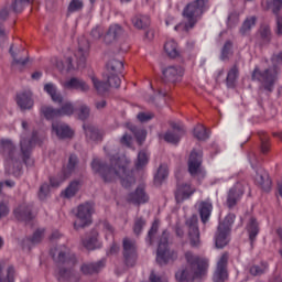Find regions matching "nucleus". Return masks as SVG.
I'll use <instances>...</instances> for the list:
<instances>
[{
  "mask_svg": "<svg viewBox=\"0 0 282 282\" xmlns=\"http://www.w3.org/2000/svg\"><path fill=\"white\" fill-rule=\"evenodd\" d=\"M257 19H254V17L248 18L241 28V33L246 34V32L252 30V28H254V23H256Z\"/></svg>",
  "mask_w": 282,
  "mask_h": 282,
  "instance_id": "obj_41",
  "label": "nucleus"
},
{
  "mask_svg": "<svg viewBox=\"0 0 282 282\" xmlns=\"http://www.w3.org/2000/svg\"><path fill=\"white\" fill-rule=\"evenodd\" d=\"M253 80H259L262 83L264 89H268L269 91H272V85H274V80H276V69L271 68L269 70H265L264 73H261L258 70V68L254 69L252 74Z\"/></svg>",
  "mask_w": 282,
  "mask_h": 282,
  "instance_id": "obj_8",
  "label": "nucleus"
},
{
  "mask_svg": "<svg viewBox=\"0 0 282 282\" xmlns=\"http://www.w3.org/2000/svg\"><path fill=\"white\" fill-rule=\"evenodd\" d=\"M57 279L61 282L67 281V279H72V271L61 270L57 274Z\"/></svg>",
  "mask_w": 282,
  "mask_h": 282,
  "instance_id": "obj_50",
  "label": "nucleus"
},
{
  "mask_svg": "<svg viewBox=\"0 0 282 282\" xmlns=\"http://www.w3.org/2000/svg\"><path fill=\"white\" fill-rule=\"evenodd\" d=\"M232 47V43L227 42L224 47H223V58H226V54H228V52H230Z\"/></svg>",
  "mask_w": 282,
  "mask_h": 282,
  "instance_id": "obj_56",
  "label": "nucleus"
},
{
  "mask_svg": "<svg viewBox=\"0 0 282 282\" xmlns=\"http://www.w3.org/2000/svg\"><path fill=\"white\" fill-rule=\"evenodd\" d=\"M129 202H132V204H147L149 196L144 192V187H139L134 193L130 194Z\"/></svg>",
  "mask_w": 282,
  "mask_h": 282,
  "instance_id": "obj_21",
  "label": "nucleus"
},
{
  "mask_svg": "<svg viewBox=\"0 0 282 282\" xmlns=\"http://www.w3.org/2000/svg\"><path fill=\"white\" fill-rule=\"evenodd\" d=\"M120 34H122V28H120V25L118 24H113L110 26L106 39H118V36H120Z\"/></svg>",
  "mask_w": 282,
  "mask_h": 282,
  "instance_id": "obj_38",
  "label": "nucleus"
},
{
  "mask_svg": "<svg viewBox=\"0 0 282 282\" xmlns=\"http://www.w3.org/2000/svg\"><path fill=\"white\" fill-rule=\"evenodd\" d=\"M83 8V1L80 0H72L68 6L69 12H76Z\"/></svg>",
  "mask_w": 282,
  "mask_h": 282,
  "instance_id": "obj_48",
  "label": "nucleus"
},
{
  "mask_svg": "<svg viewBox=\"0 0 282 282\" xmlns=\"http://www.w3.org/2000/svg\"><path fill=\"white\" fill-rule=\"evenodd\" d=\"M15 101L20 109H32L34 105V101H32V95H30V93L18 94Z\"/></svg>",
  "mask_w": 282,
  "mask_h": 282,
  "instance_id": "obj_19",
  "label": "nucleus"
},
{
  "mask_svg": "<svg viewBox=\"0 0 282 282\" xmlns=\"http://www.w3.org/2000/svg\"><path fill=\"white\" fill-rule=\"evenodd\" d=\"M228 264V253H224L216 267V271L214 273V282H224L228 280V271L226 270V265Z\"/></svg>",
  "mask_w": 282,
  "mask_h": 282,
  "instance_id": "obj_11",
  "label": "nucleus"
},
{
  "mask_svg": "<svg viewBox=\"0 0 282 282\" xmlns=\"http://www.w3.org/2000/svg\"><path fill=\"white\" fill-rule=\"evenodd\" d=\"M121 144H126V147H130L131 145V137H129L128 134H124L121 138Z\"/></svg>",
  "mask_w": 282,
  "mask_h": 282,
  "instance_id": "obj_58",
  "label": "nucleus"
},
{
  "mask_svg": "<svg viewBox=\"0 0 282 282\" xmlns=\"http://www.w3.org/2000/svg\"><path fill=\"white\" fill-rule=\"evenodd\" d=\"M8 214V206L6 204H0V217H6Z\"/></svg>",
  "mask_w": 282,
  "mask_h": 282,
  "instance_id": "obj_59",
  "label": "nucleus"
},
{
  "mask_svg": "<svg viewBox=\"0 0 282 282\" xmlns=\"http://www.w3.org/2000/svg\"><path fill=\"white\" fill-rule=\"evenodd\" d=\"M44 91H46V94H48V96H51L53 102H63V97L61 96V94H58L56 91V86L52 83H48L44 86Z\"/></svg>",
  "mask_w": 282,
  "mask_h": 282,
  "instance_id": "obj_26",
  "label": "nucleus"
},
{
  "mask_svg": "<svg viewBox=\"0 0 282 282\" xmlns=\"http://www.w3.org/2000/svg\"><path fill=\"white\" fill-rule=\"evenodd\" d=\"M123 251L127 265H133L138 259V256L135 254V246L131 240H123Z\"/></svg>",
  "mask_w": 282,
  "mask_h": 282,
  "instance_id": "obj_13",
  "label": "nucleus"
},
{
  "mask_svg": "<svg viewBox=\"0 0 282 282\" xmlns=\"http://www.w3.org/2000/svg\"><path fill=\"white\" fill-rule=\"evenodd\" d=\"M247 230L249 232V239L250 241H254V238L259 235V224L254 218H251L248 226Z\"/></svg>",
  "mask_w": 282,
  "mask_h": 282,
  "instance_id": "obj_29",
  "label": "nucleus"
},
{
  "mask_svg": "<svg viewBox=\"0 0 282 282\" xmlns=\"http://www.w3.org/2000/svg\"><path fill=\"white\" fill-rule=\"evenodd\" d=\"M36 142V139H33L32 141H25L21 140V151H22V159L25 164H28V160H30V149L34 147V143Z\"/></svg>",
  "mask_w": 282,
  "mask_h": 282,
  "instance_id": "obj_25",
  "label": "nucleus"
},
{
  "mask_svg": "<svg viewBox=\"0 0 282 282\" xmlns=\"http://www.w3.org/2000/svg\"><path fill=\"white\" fill-rule=\"evenodd\" d=\"M263 8H267L268 10H272V12H279L282 8V0H263L262 1Z\"/></svg>",
  "mask_w": 282,
  "mask_h": 282,
  "instance_id": "obj_30",
  "label": "nucleus"
},
{
  "mask_svg": "<svg viewBox=\"0 0 282 282\" xmlns=\"http://www.w3.org/2000/svg\"><path fill=\"white\" fill-rule=\"evenodd\" d=\"M74 166H76V156L72 155L68 162V169H74Z\"/></svg>",
  "mask_w": 282,
  "mask_h": 282,
  "instance_id": "obj_62",
  "label": "nucleus"
},
{
  "mask_svg": "<svg viewBox=\"0 0 282 282\" xmlns=\"http://www.w3.org/2000/svg\"><path fill=\"white\" fill-rule=\"evenodd\" d=\"M32 0H15L12 4L14 12H21L24 6H28Z\"/></svg>",
  "mask_w": 282,
  "mask_h": 282,
  "instance_id": "obj_45",
  "label": "nucleus"
},
{
  "mask_svg": "<svg viewBox=\"0 0 282 282\" xmlns=\"http://www.w3.org/2000/svg\"><path fill=\"white\" fill-rule=\"evenodd\" d=\"M194 193L195 187L191 186V184H180L175 193L177 204H181V202L188 199V197H191V195H193Z\"/></svg>",
  "mask_w": 282,
  "mask_h": 282,
  "instance_id": "obj_15",
  "label": "nucleus"
},
{
  "mask_svg": "<svg viewBox=\"0 0 282 282\" xmlns=\"http://www.w3.org/2000/svg\"><path fill=\"white\" fill-rule=\"evenodd\" d=\"M194 135L197 140H206L208 139V132L206 131V127L204 124H198L194 129Z\"/></svg>",
  "mask_w": 282,
  "mask_h": 282,
  "instance_id": "obj_34",
  "label": "nucleus"
},
{
  "mask_svg": "<svg viewBox=\"0 0 282 282\" xmlns=\"http://www.w3.org/2000/svg\"><path fill=\"white\" fill-rule=\"evenodd\" d=\"M142 226H144V220L139 219V220L135 221V224H134V232L137 235H140V230H142Z\"/></svg>",
  "mask_w": 282,
  "mask_h": 282,
  "instance_id": "obj_54",
  "label": "nucleus"
},
{
  "mask_svg": "<svg viewBox=\"0 0 282 282\" xmlns=\"http://www.w3.org/2000/svg\"><path fill=\"white\" fill-rule=\"evenodd\" d=\"M160 226V221L155 220L152 225V228L149 231V237L151 239V237H153V235H155V232H158V227Z\"/></svg>",
  "mask_w": 282,
  "mask_h": 282,
  "instance_id": "obj_55",
  "label": "nucleus"
},
{
  "mask_svg": "<svg viewBox=\"0 0 282 282\" xmlns=\"http://www.w3.org/2000/svg\"><path fill=\"white\" fill-rule=\"evenodd\" d=\"M166 237H169V234L164 231L163 238L161 239L156 251V261L160 263V265L171 263V261L177 259V253L169 250V241H166Z\"/></svg>",
  "mask_w": 282,
  "mask_h": 282,
  "instance_id": "obj_5",
  "label": "nucleus"
},
{
  "mask_svg": "<svg viewBox=\"0 0 282 282\" xmlns=\"http://www.w3.org/2000/svg\"><path fill=\"white\" fill-rule=\"evenodd\" d=\"M64 87L65 89H78V91H87L89 89V86L85 82L76 78L64 83Z\"/></svg>",
  "mask_w": 282,
  "mask_h": 282,
  "instance_id": "obj_23",
  "label": "nucleus"
},
{
  "mask_svg": "<svg viewBox=\"0 0 282 282\" xmlns=\"http://www.w3.org/2000/svg\"><path fill=\"white\" fill-rule=\"evenodd\" d=\"M232 224H235V214H229L219 226H221V230H225V232H230Z\"/></svg>",
  "mask_w": 282,
  "mask_h": 282,
  "instance_id": "obj_37",
  "label": "nucleus"
},
{
  "mask_svg": "<svg viewBox=\"0 0 282 282\" xmlns=\"http://www.w3.org/2000/svg\"><path fill=\"white\" fill-rule=\"evenodd\" d=\"M124 67V64L118 59H112L108 63L107 65V70L109 72V76H108V83L110 85V87H120V77H118V74H120V72H122Z\"/></svg>",
  "mask_w": 282,
  "mask_h": 282,
  "instance_id": "obj_9",
  "label": "nucleus"
},
{
  "mask_svg": "<svg viewBox=\"0 0 282 282\" xmlns=\"http://www.w3.org/2000/svg\"><path fill=\"white\" fill-rule=\"evenodd\" d=\"M64 180L65 178H61V180L59 178H51V186H53V187L59 186Z\"/></svg>",
  "mask_w": 282,
  "mask_h": 282,
  "instance_id": "obj_60",
  "label": "nucleus"
},
{
  "mask_svg": "<svg viewBox=\"0 0 282 282\" xmlns=\"http://www.w3.org/2000/svg\"><path fill=\"white\" fill-rule=\"evenodd\" d=\"M41 237H43V230H37L34 235H33V243H36L39 241H41Z\"/></svg>",
  "mask_w": 282,
  "mask_h": 282,
  "instance_id": "obj_57",
  "label": "nucleus"
},
{
  "mask_svg": "<svg viewBox=\"0 0 282 282\" xmlns=\"http://www.w3.org/2000/svg\"><path fill=\"white\" fill-rule=\"evenodd\" d=\"M94 214V205L86 203L77 207V219L75 220V228H85L91 224V215Z\"/></svg>",
  "mask_w": 282,
  "mask_h": 282,
  "instance_id": "obj_6",
  "label": "nucleus"
},
{
  "mask_svg": "<svg viewBox=\"0 0 282 282\" xmlns=\"http://www.w3.org/2000/svg\"><path fill=\"white\" fill-rule=\"evenodd\" d=\"M163 76L166 80H171V83H177L182 80V76H184V68L169 66L163 69Z\"/></svg>",
  "mask_w": 282,
  "mask_h": 282,
  "instance_id": "obj_14",
  "label": "nucleus"
},
{
  "mask_svg": "<svg viewBox=\"0 0 282 282\" xmlns=\"http://www.w3.org/2000/svg\"><path fill=\"white\" fill-rule=\"evenodd\" d=\"M1 264H0V282H14V268L9 267L7 270V276L1 279Z\"/></svg>",
  "mask_w": 282,
  "mask_h": 282,
  "instance_id": "obj_43",
  "label": "nucleus"
},
{
  "mask_svg": "<svg viewBox=\"0 0 282 282\" xmlns=\"http://www.w3.org/2000/svg\"><path fill=\"white\" fill-rule=\"evenodd\" d=\"M90 78H91L93 85H94L95 89H97V91L101 93V91H105V89H107V84L99 82L96 78V76H91Z\"/></svg>",
  "mask_w": 282,
  "mask_h": 282,
  "instance_id": "obj_47",
  "label": "nucleus"
},
{
  "mask_svg": "<svg viewBox=\"0 0 282 282\" xmlns=\"http://www.w3.org/2000/svg\"><path fill=\"white\" fill-rule=\"evenodd\" d=\"M278 34H282V18L276 19Z\"/></svg>",
  "mask_w": 282,
  "mask_h": 282,
  "instance_id": "obj_64",
  "label": "nucleus"
},
{
  "mask_svg": "<svg viewBox=\"0 0 282 282\" xmlns=\"http://www.w3.org/2000/svg\"><path fill=\"white\" fill-rule=\"evenodd\" d=\"M153 118V113L151 112H140L138 115L139 122H149Z\"/></svg>",
  "mask_w": 282,
  "mask_h": 282,
  "instance_id": "obj_51",
  "label": "nucleus"
},
{
  "mask_svg": "<svg viewBox=\"0 0 282 282\" xmlns=\"http://www.w3.org/2000/svg\"><path fill=\"white\" fill-rule=\"evenodd\" d=\"M14 215L18 219H30V209L26 206H20L14 210Z\"/></svg>",
  "mask_w": 282,
  "mask_h": 282,
  "instance_id": "obj_36",
  "label": "nucleus"
},
{
  "mask_svg": "<svg viewBox=\"0 0 282 282\" xmlns=\"http://www.w3.org/2000/svg\"><path fill=\"white\" fill-rule=\"evenodd\" d=\"M166 177H169V166L161 165L158 170V173L154 176V182L156 184H160L162 180H166Z\"/></svg>",
  "mask_w": 282,
  "mask_h": 282,
  "instance_id": "obj_32",
  "label": "nucleus"
},
{
  "mask_svg": "<svg viewBox=\"0 0 282 282\" xmlns=\"http://www.w3.org/2000/svg\"><path fill=\"white\" fill-rule=\"evenodd\" d=\"M98 270H100V264L88 263L82 267L84 274H94V272H98Z\"/></svg>",
  "mask_w": 282,
  "mask_h": 282,
  "instance_id": "obj_40",
  "label": "nucleus"
},
{
  "mask_svg": "<svg viewBox=\"0 0 282 282\" xmlns=\"http://www.w3.org/2000/svg\"><path fill=\"white\" fill-rule=\"evenodd\" d=\"M47 191H50V186L47 184L42 185L40 188V197H43Z\"/></svg>",
  "mask_w": 282,
  "mask_h": 282,
  "instance_id": "obj_61",
  "label": "nucleus"
},
{
  "mask_svg": "<svg viewBox=\"0 0 282 282\" xmlns=\"http://www.w3.org/2000/svg\"><path fill=\"white\" fill-rule=\"evenodd\" d=\"M128 164L129 161L127 156H121L120 159H111L110 167L102 165L99 160H94L91 166L95 173H100L105 182H116V180H120L122 186L129 188V186L135 182V178L127 172Z\"/></svg>",
  "mask_w": 282,
  "mask_h": 282,
  "instance_id": "obj_1",
  "label": "nucleus"
},
{
  "mask_svg": "<svg viewBox=\"0 0 282 282\" xmlns=\"http://www.w3.org/2000/svg\"><path fill=\"white\" fill-rule=\"evenodd\" d=\"M198 209L203 224H206L208 221V218L210 217V214L213 213V203L208 200L202 202L198 204Z\"/></svg>",
  "mask_w": 282,
  "mask_h": 282,
  "instance_id": "obj_22",
  "label": "nucleus"
},
{
  "mask_svg": "<svg viewBox=\"0 0 282 282\" xmlns=\"http://www.w3.org/2000/svg\"><path fill=\"white\" fill-rule=\"evenodd\" d=\"M221 225L218 226V231L216 234V238H215V243H216V248H224L225 246H228V231H225L224 229H221Z\"/></svg>",
  "mask_w": 282,
  "mask_h": 282,
  "instance_id": "obj_24",
  "label": "nucleus"
},
{
  "mask_svg": "<svg viewBox=\"0 0 282 282\" xmlns=\"http://www.w3.org/2000/svg\"><path fill=\"white\" fill-rule=\"evenodd\" d=\"M265 270H268V264H262L261 267L253 265L250 268V274L258 276V274H263Z\"/></svg>",
  "mask_w": 282,
  "mask_h": 282,
  "instance_id": "obj_46",
  "label": "nucleus"
},
{
  "mask_svg": "<svg viewBox=\"0 0 282 282\" xmlns=\"http://www.w3.org/2000/svg\"><path fill=\"white\" fill-rule=\"evenodd\" d=\"M256 184L262 191H270V188H272V181L270 180V175H268V172L259 170L256 175Z\"/></svg>",
  "mask_w": 282,
  "mask_h": 282,
  "instance_id": "obj_16",
  "label": "nucleus"
},
{
  "mask_svg": "<svg viewBox=\"0 0 282 282\" xmlns=\"http://www.w3.org/2000/svg\"><path fill=\"white\" fill-rule=\"evenodd\" d=\"M87 116H89V108H87V106H83L79 110L80 120H85V118H87Z\"/></svg>",
  "mask_w": 282,
  "mask_h": 282,
  "instance_id": "obj_53",
  "label": "nucleus"
},
{
  "mask_svg": "<svg viewBox=\"0 0 282 282\" xmlns=\"http://www.w3.org/2000/svg\"><path fill=\"white\" fill-rule=\"evenodd\" d=\"M147 164H149V153L144 151L139 152L135 163L137 169H143V166H147Z\"/></svg>",
  "mask_w": 282,
  "mask_h": 282,
  "instance_id": "obj_35",
  "label": "nucleus"
},
{
  "mask_svg": "<svg viewBox=\"0 0 282 282\" xmlns=\"http://www.w3.org/2000/svg\"><path fill=\"white\" fill-rule=\"evenodd\" d=\"M189 228V239L192 246H197L199 243V229L197 228V216H193L191 220L187 221Z\"/></svg>",
  "mask_w": 282,
  "mask_h": 282,
  "instance_id": "obj_17",
  "label": "nucleus"
},
{
  "mask_svg": "<svg viewBox=\"0 0 282 282\" xmlns=\"http://www.w3.org/2000/svg\"><path fill=\"white\" fill-rule=\"evenodd\" d=\"M89 54V45L86 44L84 48H79L75 54L77 58V68H80L85 65V61H87V55Z\"/></svg>",
  "mask_w": 282,
  "mask_h": 282,
  "instance_id": "obj_28",
  "label": "nucleus"
},
{
  "mask_svg": "<svg viewBox=\"0 0 282 282\" xmlns=\"http://www.w3.org/2000/svg\"><path fill=\"white\" fill-rule=\"evenodd\" d=\"M52 133H55V135L61 139L72 138V135H74V131L65 123H53Z\"/></svg>",
  "mask_w": 282,
  "mask_h": 282,
  "instance_id": "obj_18",
  "label": "nucleus"
},
{
  "mask_svg": "<svg viewBox=\"0 0 282 282\" xmlns=\"http://www.w3.org/2000/svg\"><path fill=\"white\" fill-rule=\"evenodd\" d=\"M130 131L135 135L139 144H142L144 140H147V131L145 130H135V128H130Z\"/></svg>",
  "mask_w": 282,
  "mask_h": 282,
  "instance_id": "obj_42",
  "label": "nucleus"
},
{
  "mask_svg": "<svg viewBox=\"0 0 282 282\" xmlns=\"http://www.w3.org/2000/svg\"><path fill=\"white\" fill-rule=\"evenodd\" d=\"M0 152L3 153L7 165L10 166V164H17V162H19V153H17V150L14 149V144H12V141L8 139H1Z\"/></svg>",
  "mask_w": 282,
  "mask_h": 282,
  "instance_id": "obj_10",
  "label": "nucleus"
},
{
  "mask_svg": "<svg viewBox=\"0 0 282 282\" xmlns=\"http://www.w3.org/2000/svg\"><path fill=\"white\" fill-rule=\"evenodd\" d=\"M182 137V130H173L167 131L165 134L161 135L165 142H170L171 144H177L180 142V138Z\"/></svg>",
  "mask_w": 282,
  "mask_h": 282,
  "instance_id": "obj_27",
  "label": "nucleus"
},
{
  "mask_svg": "<svg viewBox=\"0 0 282 282\" xmlns=\"http://www.w3.org/2000/svg\"><path fill=\"white\" fill-rule=\"evenodd\" d=\"M83 245L85 246V248H87V250H96L97 248H100V246H101L100 241H98L97 237L85 240L83 242Z\"/></svg>",
  "mask_w": 282,
  "mask_h": 282,
  "instance_id": "obj_39",
  "label": "nucleus"
},
{
  "mask_svg": "<svg viewBox=\"0 0 282 282\" xmlns=\"http://www.w3.org/2000/svg\"><path fill=\"white\" fill-rule=\"evenodd\" d=\"M150 281L151 282H169L166 280H162V279L155 276L153 273L150 275Z\"/></svg>",
  "mask_w": 282,
  "mask_h": 282,
  "instance_id": "obj_63",
  "label": "nucleus"
},
{
  "mask_svg": "<svg viewBox=\"0 0 282 282\" xmlns=\"http://www.w3.org/2000/svg\"><path fill=\"white\" fill-rule=\"evenodd\" d=\"M104 231L106 232V239H109L113 235V227L109 223H104Z\"/></svg>",
  "mask_w": 282,
  "mask_h": 282,
  "instance_id": "obj_52",
  "label": "nucleus"
},
{
  "mask_svg": "<svg viewBox=\"0 0 282 282\" xmlns=\"http://www.w3.org/2000/svg\"><path fill=\"white\" fill-rule=\"evenodd\" d=\"M164 52L170 56V58H177L181 54L180 45H177L175 40L170 39L164 44Z\"/></svg>",
  "mask_w": 282,
  "mask_h": 282,
  "instance_id": "obj_20",
  "label": "nucleus"
},
{
  "mask_svg": "<svg viewBox=\"0 0 282 282\" xmlns=\"http://www.w3.org/2000/svg\"><path fill=\"white\" fill-rule=\"evenodd\" d=\"M238 74H239V70L237 69V67L231 68L227 75V83L229 85L230 83H235V80H237Z\"/></svg>",
  "mask_w": 282,
  "mask_h": 282,
  "instance_id": "obj_49",
  "label": "nucleus"
},
{
  "mask_svg": "<svg viewBox=\"0 0 282 282\" xmlns=\"http://www.w3.org/2000/svg\"><path fill=\"white\" fill-rule=\"evenodd\" d=\"M42 113L46 120H54L55 118H61L63 116H72V113H74V106H72L70 102H65L58 110L45 106L42 108Z\"/></svg>",
  "mask_w": 282,
  "mask_h": 282,
  "instance_id": "obj_7",
  "label": "nucleus"
},
{
  "mask_svg": "<svg viewBox=\"0 0 282 282\" xmlns=\"http://www.w3.org/2000/svg\"><path fill=\"white\" fill-rule=\"evenodd\" d=\"M185 258L187 261L185 269L176 273V279L180 282H192L206 276V272H208V259L197 258L191 252H187Z\"/></svg>",
  "mask_w": 282,
  "mask_h": 282,
  "instance_id": "obj_2",
  "label": "nucleus"
},
{
  "mask_svg": "<svg viewBox=\"0 0 282 282\" xmlns=\"http://www.w3.org/2000/svg\"><path fill=\"white\" fill-rule=\"evenodd\" d=\"M188 171L192 177L202 181L206 177V170L202 167V151H193L188 160Z\"/></svg>",
  "mask_w": 282,
  "mask_h": 282,
  "instance_id": "obj_4",
  "label": "nucleus"
},
{
  "mask_svg": "<svg viewBox=\"0 0 282 282\" xmlns=\"http://www.w3.org/2000/svg\"><path fill=\"white\" fill-rule=\"evenodd\" d=\"M85 133L87 138H90V140H97L98 139V130L94 129L91 126H84Z\"/></svg>",
  "mask_w": 282,
  "mask_h": 282,
  "instance_id": "obj_44",
  "label": "nucleus"
},
{
  "mask_svg": "<svg viewBox=\"0 0 282 282\" xmlns=\"http://www.w3.org/2000/svg\"><path fill=\"white\" fill-rule=\"evenodd\" d=\"M246 191V186L243 183H237L228 194L227 204L229 208H232L239 199H241V195H243V192Z\"/></svg>",
  "mask_w": 282,
  "mask_h": 282,
  "instance_id": "obj_12",
  "label": "nucleus"
},
{
  "mask_svg": "<svg viewBox=\"0 0 282 282\" xmlns=\"http://www.w3.org/2000/svg\"><path fill=\"white\" fill-rule=\"evenodd\" d=\"M80 189V183L73 182L69 184V186L62 193L63 197H74L76 193Z\"/></svg>",
  "mask_w": 282,
  "mask_h": 282,
  "instance_id": "obj_31",
  "label": "nucleus"
},
{
  "mask_svg": "<svg viewBox=\"0 0 282 282\" xmlns=\"http://www.w3.org/2000/svg\"><path fill=\"white\" fill-rule=\"evenodd\" d=\"M132 23L134 25V28H137L138 30H142L144 28H147V25H149L150 20L149 17H137L132 20Z\"/></svg>",
  "mask_w": 282,
  "mask_h": 282,
  "instance_id": "obj_33",
  "label": "nucleus"
},
{
  "mask_svg": "<svg viewBox=\"0 0 282 282\" xmlns=\"http://www.w3.org/2000/svg\"><path fill=\"white\" fill-rule=\"evenodd\" d=\"M206 3H208V0H196L185 8V10L183 11V15L187 20L185 30L193 28V25L197 23V19L202 17L204 8H206Z\"/></svg>",
  "mask_w": 282,
  "mask_h": 282,
  "instance_id": "obj_3",
  "label": "nucleus"
}]
</instances>
